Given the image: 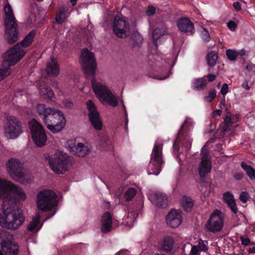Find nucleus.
<instances>
[{
    "label": "nucleus",
    "instance_id": "nucleus-52",
    "mask_svg": "<svg viewBox=\"0 0 255 255\" xmlns=\"http://www.w3.org/2000/svg\"><path fill=\"white\" fill-rule=\"evenodd\" d=\"M207 77L208 78V81L210 82H211L215 80L216 76L214 74H209L207 76Z\"/></svg>",
    "mask_w": 255,
    "mask_h": 255
},
{
    "label": "nucleus",
    "instance_id": "nucleus-32",
    "mask_svg": "<svg viewBox=\"0 0 255 255\" xmlns=\"http://www.w3.org/2000/svg\"><path fill=\"white\" fill-rule=\"evenodd\" d=\"M241 166L251 180L255 179V169L253 167L248 165L245 161L241 162Z\"/></svg>",
    "mask_w": 255,
    "mask_h": 255
},
{
    "label": "nucleus",
    "instance_id": "nucleus-20",
    "mask_svg": "<svg viewBox=\"0 0 255 255\" xmlns=\"http://www.w3.org/2000/svg\"><path fill=\"white\" fill-rule=\"evenodd\" d=\"M113 224V218L111 214L109 212H105L102 217L101 232L103 233L109 232L112 229Z\"/></svg>",
    "mask_w": 255,
    "mask_h": 255
},
{
    "label": "nucleus",
    "instance_id": "nucleus-40",
    "mask_svg": "<svg viewBox=\"0 0 255 255\" xmlns=\"http://www.w3.org/2000/svg\"><path fill=\"white\" fill-rule=\"evenodd\" d=\"M155 7L153 5H149L147 6V9L145 11V13L146 15L150 17L152 16L155 13Z\"/></svg>",
    "mask_w": 255,
    "mask_h": 255
},
{
    "label": "nucleus",
    "instance_id": "nucleus-1",
    "mask_svg": "<svg viewBox=\"0 0 255 255\" xmlns=\"http://www.w3.org/2000/svg\"><path fill=\"white\" fill-rule=\"evenodd\" d=\"M0 198L3 199L0 213V225L7 229L15 230L24 222V216L20 208L19 200H23L26 195L17 186L0 178Z\"/></svg>",
    "mask_w": 255,
    "mask_h": 255
},
{
    "label": "nucleus",
    "instance_id": "nucleus-49",
    "mask_svg": "<svg viewBox=\"0 0 255 255\" xmlns=\"http://www.w3.org/2000/svg\"><path fill=\"white\" fill-rule=\"evenodd\" d=\"M244 176V174L242 172H236L234 175V177L237 180H241Z\"/></svg>",
    "mask_w": 255,
    "mask_h": 255
},
{
    "label": "nucleus",
    "instance_id": "nucleus-8",
    "mask_svg": "<svg viewBox=\"0 0 255 255\" xmlns=\"http://www.w3.org/2000/svg\"><path fill=\"white\" fill-rule=\"evenodd\" d=\"M48 161L53 172L59 174H63L67 170L70 159L67 154L57 151L49 158Z\"/></svg>",
    "mask_w": 255,
    "mask_h": 255
},
{
    "label": "nucleus",
    "instance_id": "nucleus-54",
    "mask_svg": "<svg viewBox=\"0 0 255 255\" xmlns=\"http://www.w3.org/2000/svg\"><path fill=\"white\" fill-rule=\"evenodd\" d=\"M246 51L245 49H242L239 51H237V56L238 55L240 56H244L246 54Z\"/></svg>",
    "mask_w": 255,
    "mask_h": 255
},
{
    "label": "nucleus",
    "instance_id": "nucleus-55",
    "mask_svg": "<svg viewBox=\"0 0 255 255\" xmlns=\"http://www.w3.org/2000/svg\"><path fill=\"white\" fill-rule=\"evenodd\" d=\"M222 112V110H217L213 112V116L215 117V115H218L220 116Z\"/></svg>",
    "mask_w": 255,
    "mask_h": 255
},
{
    "label": "nucleus",
    "instance_id": "nucleus-21",
    "mask_svg": "<svg viewBox=\"0 0 255 255\" xmlns=\"http://www.w3.org/2000/svg\"><path fill=\"white\" fill-rule=\"evenodd\" d=\"M175 243L174 238L167 236L160 242L159 249L162 251L170 252L172 250Z\"/></svg>",
    "mask_w": 255,
    "mask_h": 255
},
{
    "label": "nucleus",
    "instance_id": "nucleus-27",
    "mask_svg": "<svg viewBox=\"0 0 255 255\" xmlns=\"http://www.w3.org/2000/svg\"><path fill=\"white\" fill-rule=\"evenodd\" d=\"M227 115L224 118V122L220 127L221 132L223 134H225L226 132L230 131L234 124L231 118V113L228 111H227Z\"/></svg>",
    "mask_w": 255,
    "mask_h": 255
},
{
    "label": "nucleus",
    "instance_id": "nucleus-5",
    "mask_svg": "<svg viewBox=\"0 0 255 255\" xmlns=\"http://www.w3.org/2000/svg\"><path fill=\"white\" fill-rule=\"evenodd\" d=\"M47 128L53 133L61 131L66 124V119L63 114L59 110L53 109L44 120Z\"/></svg>",
    "mask_w": 255,
    "mask_h": 255
},
{
    "label": "nucleus",
    "instance_id": "nucleus-22",
    "mask_svg": "<svg viewBox=\"0 0 255 255\" xmlns=\"http://www.w3.org/2000/svg\"><path fill=\"white\" fill-rule=\"evenodd\" d=\"M223 197L225 202L227 204L231 210L234 214H237L238 212V209L233 194L230 192L227 191L223 194Z\"/></svg>",
    "mask_w": 255,
    "mask_h": 255
},
{
    "label": "nucleus",
    "instance_id": "nucleus-56",
    "mask_svg": "<svg viewBox=\"0 0 255 255\" xmlns=\"http://www.w3.org/2000/svg\"><path fill=\"white\" fill-rule=\"evenodd\" d=\"M70 1L72 3V6H74L77 4V0H70Z\"/></svg>",
    "mask_w": 255,
    "mask_h": 255
},
{
    "label": "nucleus",
    "instance_id": "nucleus-25",
    "mask_svg": "<svg viewBox=\"0 0 255 255\" xmlns=\"http://www.w3.org/2000/svg\"><path fill=\"white\" fill-rule=\"evenodd\" d=\"M46 72L48 75L53 77L59 74V67L56 60L51 58V62L47 63Z\"/></svg>",
    "mask_w": 255,
    "mask_h": 255
},
{
    "label": "nucleus",
    "instance_id": "nucleus-63",
    "mask_svg": "<svg viewBox=\"0 0 255 255\" xmlns=\"http://www.w3.org/2000/svg\"><path fill=\"white\" fill-rule=\"evenodd\" d=\"M156 255H166L163 254H157Z\"/></svg>",
    "mask_w": 255,
    "mask_h": 255
},
{
    "label": "nucleus",
    "instance_id": "nucleus-28",
    "mask_svg": "<svg viewBox=\"0 0 255 255\" xmlns=\"http://www.w3.org/2000/svg\"><path fill=\"white\" fill-rule=\"evenodd\" d=\"M143 38L137 31H134L131 34V45L133 50L138 49L142 45Z\"/></svg>",
    "mask_w": 255,
    "mask_h": 255
},
{
    "label": "nucleus",
    "instance_id": "nucleus-29",
    "mask_svg": "<svg viewBox=\"0 0 255 255\" xmlns=\"http://www.w3.org/2000/svg\"><path fill=\"white\" fill-rule=\"evenodd\" d=\"M181 204L185 211L190 212L194 206V201L190 197L184 195L182 197Z\"/></svg>",
    "mask_w": 255,
    "mask_h": 255
},
{
    "label": "nucleus",
    "instance_id": "nucleus-9",
    "mask_svg": "<svg viewBox=\"0 0 255 255\" xmlns=\"http://www.w3.org/2000/svg\"><path fill=\"white\" fill-rule=\"evenodd\" d=\"M12 238L11 235L3 230L0 231V245L1 251L0 255H18L19 245L10 241Z\"/></svg>",
    "mask_w": 255,
    "mask_h": 255
},
{
    "label": "nucleus",
    "instance_id": "nucleus-41",
    "mask_svg": "<svg viewBox=\"0 0 255 255\" xmlns=\"http://www.w3.org/2000/svg\"><path fill=\"white\" fill-rule=\"evenodd\" d=\"M203 30L201 32V37L206 42H209L210 40V35L208 30L203 28Z\"/></svg>",
    "mask_w": 255,
    "mask_h": 255
},
{
    "label": "nucleus",
    "instance_id": "nucleus-58",
    "mask_svg": "<svg viewBox=\"0 0 255 255\" xmlns=\"http://www.w3.org/2000/svg\"><path fill=\"white\" fill-rule=\"evenodd\" d=\"M52 85L53 86H57L58 85V82L56 80H54Z\"/></svg>",
    "mask_w": 255,
    "mask_h": 255
},
{
    "label": "nucleus",
    "instance_id": "nucleus-57",
    "mask_svg": "<svg viewBox=\"0 0 255 255\" xmlns=\"http://www.w3.org/2000/svg\"><path fill=\"white\" fill-rule=\"evenodd\" d=\"M250 253L255 254V246L250 249Z\"/></svg>",
    "mask_w": 255,
    "mask_h": 255
},
{
    "label": "nucleus",
    "instance_id": "nucleus-31",
    "mask_svg": "<svg viewBox=\"0 0 255 255\" xmlns=\"http://www.w3.org/2000/svg\"><path fill=\"white\" fill-rule=\"evenodd\" d=\"M156 205L159 208H166L168 204V197L166 194L158 192L156 194Z\"/></svg>",
    "mask_w": 255,
    "mask_h": 255
},
{
    "label": "nucleus",
    "instance_id": "nucleus-61",
    "mask_svg": "<svg viewBox=\"0 0 255 255\" xmlns=\"http://www.w3.org/2000/svg\"><path fill=\"white\" fill-rule=\"evenodd\" d=\"M251 65H248L247 66L246 69H250H250H251Z\"/></svg>",
    "mask_w": 255,
    "mask_h": 255
},
{
    "label": "nucleus",
    "instance_id": "nucleus-10",
    "mask_svg": "<svg viewBox=\"0 0 255 255\" xmlns=\"http://www.w3.org/2000/svg\"><path fill=\"white\" fill-rule=\"evenodd\" d=\"M29 127L35 144L38 147L44 146L47 140V136L43 126L35 119H32Z\"/></svg>",
    "mask_w": 255,
    "mask_h": 255
},
{
    "label": "nucleus",
    "instance_id": "nucleus-17",
    "mask_svg": "<svg viewBox=\"0 0 255 255\" xmlns=\"http://www.w3.org/2000/svg\"><path fill=\"white\" fill-rule=\"evenodd\" d=\"M176 25L178 29L188 35H193L195 32L193 23L187 17H181L177 19Z\"/></svg>",
    "mask_w": 255,
    "mask_h": 255
},
{
    "label": "nucleus",
    "instance_id": "nucleus-44",
    "mask_svg": "<svg viewBox=\"0 0 255 255\" xmlns=\"http://www.w3.org/2000/svg\"><path fill=\"white\" fill-rule=\"evenodd\" d=\"M199 251L196 246L194 245L192 247L189 255H200Z\"/></svg>",
    "mask_w": 255,
    "mask_h": 255
},
{
    "label": "nucleus",
    "instance_id": "nucleus-42",
    "mask_svg": "<svg viewBox=\"0 0 255 255\" xmlns=\"http://www.w3.org/2000/svg\"><path fill=\"white\" fill-rule=\"evenodd\" d=\"M216 92L215 90L210 91L208 96L205 97V100L207 102H211L215 98Z\"/></svg>",
    "mask_w": 255,
    "mask_h": 255
},
{
    "label": "nucleus",
    "instance_id": "nucleus-45",
    "mask_svg": "<svg viewBox=\"0 0 255 255\" xmlns=\"http://www.w3.org/2000/svg\"><path fill=\"white\" fill-rule=\"evenodd\" d=\"M227 26L231 31H234L237 27V24L235 21L230 20L228 22Z\"/></svg>",
    "mask_w": 255,
    "mask_h": 255
},
{
    "label": "nucleus",
    "instance_id": "nucleus-48",
    "mask_svg": "<svg viewBox=\"0 0 255 255\" xmlns=\"http://www.w3.org/2000/svg\"><path fill=\"white\" fill-rule=\"evenodd\" d=\"M242 244L245 246H247L249 245L251 242L250 239L249 238H245L243 237L240 238Z\"/></svg>",
    "mask_w": 255,
    "mask_h": 255
},
{
    "label": "nucleus",
    "instance_id": "nucleus-46",
    "mask_svg": "<svg viewBox=\"0 0 255 255\" xmlns=\"http://www.w3.org/2000/svg\"><path fill=\"white\" fill-rule=\"evenodd\" d=\"M63 103L64 106L68 109H72L73 107V103L71 101L69 100H64L63 102Z\"/></svg>",
    "mask_w": 255,
    "mask_h": 255
},
{
    "label": "nucleus",
    "instance_id": "nucleus-60",
    "mask_svg": "<svg viewBox=\"0 0 255 255\" xmlns=\"http://www.w3.org/2000/svg\"><path fill=\"white\" fill-rule=\"evenodd\" d=\"M55 214V213H53L52 214H51V215H48V217L46 218V219H50V218H51L53 216H54V215Z\"/></svg>",
    "mask_w": 255,
    "mask_h": 255
},
{
    "label": "nucleus",
    "instance_id": "nucleus-62",
    "mask_svg": "<svg viewBox=\"0 0 255 255\" xmlns=\"http://www.w3.org/2000/svg\"><path fill=\"white\" fill-rule=\"evenodd\" d=\"M224 102H225V100H222V101L220 102V104H223V105H225V103H224Z\"/></svg>",
    "mask_w": 255,
    "mask_h": 255
},
{
    "label": "nucleus",
    "instance_id": "nucleus-36",
    "mask_svg": "<svg viewBox=\"0 0 255 255\" xmlns=\"http://www.w3.org/2000/svg\"><path fill=\"white\" fill-rule=\"evenodd\" d=\"M136 193V191L133 188H129L128 189L126 192L125 194V197L126 198V200L127 201H129L131 200L132 199L134 198L135 194Z\"/></svg>",
    "mask_w": 255,
    "mask_h": 255
},
{
    "label": "nucleus",
    "instance_id": "nucleus-11",
    "mask_svg": "<svg viewBox=\"0 0 255 255\" xmlns=\"http://www.w3.org/2000/svg\"><path fill=\"white\" fill-rule=\"evenodd\" d=\"M6 165L7 171L12 178L19 182L23 180L25 176V170L22 164L18 159L10 158Z\"/></svg>",
    "mask_w": 255,
    "mask_h": 255
},
{
    "label": "nucleus",
    "instance_id": "nucleus-13",
    "mask_svg": "<svg viewBox=\"0 0 255 255\" xmlns=\"http://www.w3.org/2000/svg\"><path fill=\"white\" fill-rule=\"evenodd\" d=\"M113 29L115 35L119 38H125L130 34L129 22L117 15L114 17Z\"/></svg>",
    "mask_w": 255,
    "mask_h": 255
},
{
    "label": "nucleus",
    "instance_id": "nucleus-47",
    "mask_svg": "<svg viewBox=\"0 0 255 255\" xmlns=\"http://www.w3.org/2000/svg\"><path fill=\"white\" fill-rule=\"evenodd\" d=\"M228 92V85L226 83H224L221 88V93L223 95H225Z\"/></svg>",
    "mask_w": 255,
    "mask_h": 255
},
{
    "label": "nucleus",
    "instance_id": "nucleus-26",
    "mask_svg": "<svg viewBox=\"0 0 255 255\" xmlns=\"http://www.w3.org/2000/svg\"><path fill=\"white\" fill-rule=\"evenodd\" d=\"M69 10V7L67 6L62 5L59 7V11L56 14L55 21L57 24L63 23L68 18L66 13Z\"/></svg>",
    "mask_w": 255,
    "mask_h": 255
},
{
    "label": "nucleus",
    "instance_id": "nucleus-16",
    "mask_svg": "<svg viewBox=\"0 0 255 255\" xmlns=\"http://www.w3.org/2000/svg\"><path fill=\"white\" fill-rule=\"evenodd\" d=\"M186 143L188 144V146H186V148L187 149L191 146V141L189 138L188 133L184 128V125H183L173 145L174 152L177 154L178 157L179 155V145L185 146Z\"/></svg>",
    "mask_w": 255,
    "mask_h": 255
},
{
    "label": "nucleus",
    "instance_id": "nucleus-50",
    "mask_svg": "<svg viewBox=\"0 0 255 255\" xmlns=\"http://www.w3.org/2000/svg\"><path fill=\"white\" fill-rule=\"evenodd\" d=\"M233 6L237 11H239L242 9L241 4L238 1L234 2Z\"/></svg>",
    "mask_w": 255,
    "mask_h": 255
},
{
    "label": "nucleus",
    "instance_id": "nucleus-33",
    "mask_svg": "<svg viewBox=\"0 0 255 255\" xmlns=\"http://www.w3.org/2000/svg\"><path fill=\"white\" fill-rule=\"evenodd\" d=\"M40 215L39 214H36V215L33 217L32 220L30 222L29 225L28 226V230L30 232L38 231L40 228H38V226L40 223Z\"/></svg>",
    "mask_w": 255,
    "mask_h": 255
},
{
    "label": "nucleus",
    "instance_id": "nucleus-6",
    "mask_svg": "<svg viewBox=\"0 0 255 255\" xmlns=\"http://www.w3.org/2000/svg\"><path fill=\"white\" fill-rule=\"evenodd\" d=\"M162 146V143H155L154 145L147 169L148 174L158 175L161 171L163 163Z\"/></svg>",
    "mask_w": 255,
    "mask_h": 255
},
{
    "label": "nucleus",
    "instance_id": "nucleus-35",
    "mask_svg": "<svg viewBox=\"0 0 255 255\" xmlns=\"http://www.w3.org/2000/svg\"><path fill=\"white\" fill-rule=\"evenodd\" d=\"M217 58L218 55L215 52L211 51L209 52L206 58L208 64L211 67L214 66L216 64Z\"/></svg>",
    "mask_w": 255,
    "mask_h": 255
},
{
    "label": "nucleus",
    "instance_id": "nucleus-39",
    "mask_svg": "<svg viewBox=\"0 0 255 255\" xmlns=\"http://www.w3.org/2000/svg\"><path fill=\"white\" fill-rule=\"evenodd\" d=\"M208 242L206 241H203L200 239L198 243V247L199 250L204 252H206L208 250Z\"/></svg>",
    "mask_w": 255,
    "mask_h": 255
},
{
    "label": "nucleus",
    "instance_id": "nucleus-3",
    "mask_svg": "<svg viewBox=\"0 0 255 255\" xmlns=\"http://www.w3.org/2000/svg\"><path fill=\"white\" fill-rule=\"evenodd\" d=\"M35 35V30H31L20 42L17 43L3 54V60L2 66L3 67L6 66L7 67L0 68V81L10 75L11 72L10 67L16 64L24 56L25 51L22 48L30 46Z\"/></svg>",
    "mask_w": 255,
    "mask_h": 255
},
{
    "label": "nucleus",
    "instance_id": "nucleus-53",
    "mask_svg": "<svg viewBox=\"0 0 255 255\" xmlns=\"http://www.w3.org/2000/svg\"><path fill=\"white\" fill-rule=\"evenodd\" d=\"M242 87L246 90H249L250 89V87L248 84V81L247 80H245V82L242 84Z\"/></svg>",
    "mask_w": 255,
    "mask_h": 255
},
{
    "label": "nucleus",
    "instance_id": "nucleus-38",
    "mask_svg": "<svg viewBox=\"0 0 255 255\" xmlns=\"http://www.w3.org/2000/svg\"><path fill=\"white\" fill-rule=\"evenodd\" d=\"M226 55L228 58L231 61H234L237 57V51L233 49H227Z\"/></svg>",
    "mask_w": 255,
    "mask_h": 255
},
{
    "label": "nucleus",
    "instance_id": "nucleus-24",
    "mask_svg": "<svg viewBox=\"0 0 255 255\" xmlns=\"http://www.w3.org/2000/svg\"><path fill=\"white\" fill-rule=\"evenodd\" d=\"M167 34V28L164 26H157L154 29L152 33V38L154 45L157 47L158 39L163 35Z\"/></svg>",
    "mask_w": 255,
    "mask_h": 255
},
{
    "label": "nucleus",
    "instance_id": "nucleus-12",
    "mask_svg": "<svg viewBox=\"0 0 255 255\" xmlns=\"http://www.w3.org/2000/svg\"><path fill=\"white\" fill-rule=\"evenodd\" d=\"M224 216L220 210H215L212 213L206 224L208 231L215 233L221 231L224 226Z\"/></svg>",
    "mask_w": 255,
    "mask_h": 255
},
{
    "label": "nucleus",
    "instance_id": "nucleus-14",
    "mask_svg": "<svg viewBox=\"0 0 255 255\" xmlns=\"http://www.w3.org/2000/svg\"><path fill=\"white\" fill-rule=\"evenodd\" d=\"M5 136L10 139L17 138L22 132L21 122L15 117H9L4 128Z\"/></svg>",
    "mask_w": 255,
    "mask_h": 255
},
{
    "label": "nucleus",
    "instance_id": "nucleus-59",
    "mask_svg": "<svg viewBox=\"0 0 255 255\" xmlns=\"http://www.w3.org/2000/svg\"><path fill=\"white\" fill-rule=\"evenodd\" d=\"M128 117L127 113V112H126V121L125 123V125H126L127 128V126H128V117Z\"/></svg>",
    "mask_w": 255,
    "mask_h": 255
},
{
    "label": "nucleus",
    "instance_id": "nucleus-4",
    "mask_svg": "<svg viewBox=\"0 0 255 255\" xmlns=\"http://www.w3.org/2000/svg\"><path fill=\"white\" fill-rule=\"evenodd\" d=\"M4 11L6 15L4 21L5 35L8 42L13 44L18 40L17 24L11 6L8 3L5 5Z\"/></svg>",
    "mask_w": 255,
    "mask_h": 255
},
{
    "label": "nucleus",
    "instance_id": "nucleus-43",
    "mask_svg": "<svg viewBox=\"0 0 255 255\" xmlns=\"http://www.w3.org/2000/svg\"><path fill=\"white\" fill-rule=\"evenodd\" d=\"M249 198V194L247 192H242L239 197L240 200L244 203L247 202Z\"/></svg>",
    "mask_w": 255,
    "mask_h": 255
},
{
    "label": "nucleus",
    "instance_id": "nucleus-51",
    "mask_svg": "<svg viewBox=\"0 0 255 255\" xmlns=\"http://www.w3.org/2000/svg\"><path fill=\"white\" fill-rule=\"evenodd\" d=\"M240 117L239 114H235V115L231 114V118H232V119H233V123H237L239 121Z\"/></svg>",
    "mask_w": 255,
    "mask_h": 255
},
{
    "label": "nucleus",
    "instance_id": "nucleus-7",
    "mask_svg": "<svg viewBox=\"0 0 255 255\" xmlns=\"http://www.w3.org/2000/svg\"><path fill=\"white\" fill-rule=\"evenodd\" d=\"M56 194L50 189L40 191L37 195V205L39 210L47 211L51 210L57 204Z\"/></svg>",
    "mask_w": 255,
    "mask_h": 255
},
{
    "label": "nucleus",
    "instance_id": "nucleus-18",
    "mask_svg": "<svg viewBox=\"0 0 255 255\" xmlns=\"http://www.w3.org/2000/svg\"><path fill=\"white\" fill-rule=\"evenodd\" d=\"M201 161L199 167V173L201 177H205L207 174L210 172L211 169V162L208 158V152L203 148L202 149Z\"/></svg>",
    "mask_w": 255,
    "mask_h": 255
},
{
    "label": "nucleus",
    "instance_id": "nucleus-15",
    "mask_svg": "<svg viewBox=\"0 0 255 255\" xmlns=\"http://www.w3.org/2000/svg\"><path fill=\"white\" fill-rule=\"evenodd\" d=\"M87 108L89 112V119L94 128L100 130L103 127V123L100 118V114L97 110L96 106L93 102L89 100L87 103Z\"/></svg>",
    "mask_w": 255,
    "mask_h": 255
},
{
    "label": "nucleus",
    "instance_id": "nucleus-19",
    "mask_svg": "<svg viewBox=\"0 0 255 255\" xmlns=\"http://www.w3.org/2000/svg\"><path fill=\"white\" fill-rule=\"evenodd\" d=\"M166 222L171 228H176L181 223V216L176 210L172 209L166 216Z\"/></svg>",
    "mask_w": 255,
    "mask_h": 255
},
{
    "label": "nucleus",
    "instance_id": "nucleus-64",
    "mask_svg": "<svg viewBox=\"0 0 255 255\" xmlns=\"http://www.w3.org/2000/svg\"><path fill=\"white\" fill-rule=\"evenodd\" d=\"M254 72H252V74H254Z\"/></svg>",
    "mask_w": 255,
    "mask_h": 255
},
{
    "label": "nucleus",
    "instance_id": "nucleus-37",
    "mask_svg": "<svg viewBox=\"0 0 255 255\" xmlns=\"http://www.w3.org/2000/svg\"><path fill=\"white\" fill-rule=\"evenodd\" d=\"M41 94L45 95L48 98L51 99L54 96L53 91L49 87H44L40 90Z\"/></svg>",
    "mask_w": 255,
    "mask_h": 255
},
{
    "label": "nucleus",
    "instance_id": "nucleus-23",
    "mask_svg": "<svg viewBox=\"0 0 255 255\" xmlns=\"http://www.w3.org/2000/svg\"><path fill=\"white\" fill-rule=\"evenodd\" d=\"M70 152L78 156L84 157L90 152L89 148L82 143H78L77 145L70 147Z\"/></svg>",
    "mask_w": 255,
    "mask_h": 255
},
{
    "label": "nucleus",
    "instance_id": "nucleus-2",
    "mask_svg": "<svg viewBox=\"0 0 255 255\" xmlns=\"http://www.w3.org/2000/svg\"><path fill=\"white\" fill-rule=\"evenodd\" d=\"M81 65L86 76H92L91 84L93 90L97 97L102 103H108L116 107L118 106V100L105 85L98 82L95 77L97 64L94 53L87 48L83 50L81 55Z\"/></svg>",
    "mask_w": 255,
    "mask_h": 255
},
{
    "label": "nucleus",
    "instance_id": "nucleus-34",
    "mask_svg": "<svg viewBox=\"0 0 255 255\" xmlns=\"http://www.w3.org/2000/svg\"><path fill=\"white\" fill-rule=\"evenodd\" d=\"M207 84L206 80L204 77L196 79L193 83V89L201 91L206 86Z\"/></svg>",
    "mask_w": 255,
    "mask_h": 255
},
{
    "label": "nucleus",
    "instance_id": "nucleus-30",
    "mask_svg": "<svg viewBox=\"0 0 255 255\" xmlns=\"http://www.w3.org/2000/svg\"><path fill=\"white\" fill-rule=\"evenodd\" d=\"M53 109V108L48 107L42 104H39L36 106L37 112L43 121L50 112H52Z\"/></svg>",
    "mask_w": 255,
    "mask_h": 255
}]
</instances>
